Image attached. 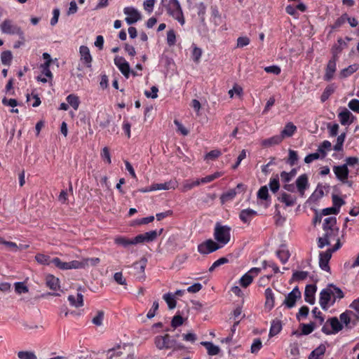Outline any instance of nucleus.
Here are the masks:
<instances>
[{
	"mask_svg": "<svg viewBox=\"0 0 359 359\" xmlns=\"http://www.w3.org/2000/svg\"><path fill=\"white\" fill-rule=\"evenodd\" d=\"M323 236L318 238V247L323 248L325 245H330L332 242H335L334 245L331 249L338 250L341 247L339 237V229L332 228V229L324 231Z\"/></svg>",
	"mask_w": 359,
	"mask_h": 359,
	"instance_id": "obj_1",
	"label": "nucleus"
},
{
	"mask_svg": "<svg viewBox=\"0 0 359 359\" xmlns=\"http://www.w3.org/2000/svg\"><path fill=\"white\" fill-rule=\"evenodd\" d=\"M231 227L217 223L214 229V238L221 248L226 245L231 239Z\"/></svg>",
	"mask_w": 359,
	"mask_h": 359,
	"instance_id": "obj_2",
	"label": "nucleus"
},
{
	"mask_svg": "<svg viewBox=\"0 0 359 359\" xmlns=\"http://www.w3.org/2000/svg\"><path fill=\"white\" fill-rule=\"evenodd\" d=\"M168 14L178 21L181 25L185 23V19L181 5L178 0H169L165 6Z\"/></svg>",
	"mask_w": 359,
	"mask_h": 359,
	"instance_id": "obj_3",
	"label": "nucleus"
},
{
	"mask_svg": "<svg viewBox=\"0 0 359 359\" xmlns=\"http://www.w3.org/2000/svg\"><path fill=\"white\" fill-rule=\"evenodd\" d=\"M334 290L332 288L323 289L320 293L319 303L323 310H327L328 307L335 302L334 297Z\"/></svg>",
	"mask_w": 359,
	"mask_h": 359,
	"instance_id": "obj_4",
	"label": "nucleus"
},
{
	"mask_svg": "<svg viewBox=\"0 0 359 359\" xmlns=\"http://www.w3.org/2000/svg\"><path fill=\"white\" fill-rule=\"evenodd\" d=\"M343 329V325L337 317L328 319L322 327V332L326 334H334Z\"/></svg>",
	"mask_w": 359,
	"mask_h": 359,
	"instance_id": "obj_5",
	"label": "nucleus"
},
{
	"mask_svg": "<svg viewBox=\"0 0 359 359\" xmlns=\"http://www.w3.org/2000/svg\"><path fill=\"white\" fill-rule=\"evenodd\" d=\"M1 30L4 34L18 35L21 39L24 38V33L21 28L17 25L13 23L10 20H5L0 26Z\"/></svg>",
	"mask_w": 359,
	"mask_h": 359,
	"instance_id": "obj_6",
	"label": "nucleus"
},
{
	"mask_svg": "<svg viewBox=\"0 0 359 359\" xmlns=\"http://www.w3.org/2000/svg\"><path fill=\"white\" fill-rule=\"evenodd\" d=\"M154 344L156 347L159 350L170 349L175 344V340L171 339L168 334L164 335H158L154 338Z\"/></svg>",
	"mask_w": 359,
	"mask_h": 359,
	"instance_id": "obj_7",
	"label": "nucleus"
},
{
	"mask_svg": "<svg viewBox=\"0 0 359 359\" xmlns=\"http://www.w3.org/2000/svg\"><path fill=\"white\" fill-rule=\"evenodd\" d=\"M339 320L342 325L348 329L354 327L359 320V316L354 313L352 311L347 310L339 316Z\"/></svg>",
	"mask_w": 359,
	"mask_h": 359,
	"instance_id": "obj_8",
	"label": "nucleus"
},
{
	"mask_svg": "<svg viewBox=\"0 0 359 359\" xmlns=\"http://www.w3.org/2000/svg\"><path fill=\"white\" fill-rule=\"evenodd\" d=\"M262 271L260 267H254L250 269L245 273L239 280V283L243 287H248L253 281V279L257 277Z\"/></svg>",
	"mask_w": 359,
	"mask_h": 359,
	"instance_id": "obj_9",
	"label": "nucleus"
},
{
	"mask_svg": "<svg viewBox=\"0 0 359 359\" xmlns=\"http://www.w3.org/2000/svg\"><path fill=\"white\" fill-rule=\"evenodd\" d=\"M221 248V245L212 239H208L199 244L198 251L203 255H208Z\"/></svg>",
	"mask_w": 359,
	"mask_h": 359,
	"instance_id": "obj_10",
	"label": "nucleus"
},
{
	"mask_svg": "<svg viewBox=\"0 0 359 359\" xmlns=\"http://www.w3.org/2000/svg\"><path fill=\"white\" fill-rule=\"evenodd\" d=\"M123 13L127 15L125 20L128 25H132L141 19V14L138 10L134 7H126L123 9Z\"/></svg>",
	"mask_w": 359,
	"mask_h": 359,
	"instance_id": "obj_11",
	"label": "nucleus"
},
{
	"mask_svg": "<svg viewBox=\"0 0 359 359\" xmlns=\"http://www.w3.org/2000/svg\"><path fill=\"white\" fill-rule=\"evenodd\" d=\"M51 263L62 270H68L72 269H81V265L78 260H74L69 262H62L58 257L51 259Z\"/></svg>",
	"mask_w": 359,
	"mask_h": 359,
	"instance_id": "obj_12",
	"label": "nucleus"
},
{
	"mask_svg": "<svg viewBox=\"0 0 359 359\" xmlns=\"http://www.w3.org/2000/svg\"><path fill=\"white\" fill-rule=\"evenodd\" d=\"M336 250H334L333 249L329 248L325 252H320L319 255V266L321 269L329 271H330V266H329V261L330 260L332 257V255L334 252Z\"/></svg>",
	"mask_w": 359,
	"mask_h": 359,
	"instance_id": "obj_13",
	"label": "nucleus"
},
{
	"mask_svg": "<svg viewBox=\"0 0 359 359\" xmlns=\"http://www.w3.org/2000/svg\"><path fill=\"white\" fill-rule=\"evenodd\" d=\"M301 298V292L297 287H295L287 295L283 302V304L288 309L295 306L296 302Z\"/></svg>",
	"mask_w": 359,
	"mask_h": 359,
	"instance_id": "obj_14",
	"label": "nucleus"
},
{
	"mask_svg": "<svg viewBox=\"0 0 359 359\" xmlns=\"http://www.w3.org/2000/svg\"><path fill=\"white\" fill-rule=\"evenodd\" d=\"M114 64L123 75L128 79L130 74V68L129 63L126 59L121 56H116L114 57Z\"/></svg>",
	"mask_w": 359,
	"mask_h": 359,
	"instance_id": "obj_15",
	"label": "nucleus"
},
{
	"mask_svg": "<svg viewBox=\"0 0 359 359\" xmlns=\"http://www.w3.org/2000/svg\"><path fill=\"white\" fill-rule=\"evenodd\" d=\"M333 172L335 174L337 178L342 183L347 182L349 170L347 167V164H343L341 165H334L333 167Z\"/></svg>",
	"mask_w": 359,
	"mask_h": 359,
	"instance_id": "obj_16",
	"label": "nucleus"
},
{
	"mask_svg": "<svg viewBox=\"0 0 359 359\" xmlns=\"http://www.w3.org/2000/svg\"><path fill=\"white\" fill-rule=\"evenodd\" d=\"M79 53L81 62H82L86 67L91 68L93 58L89 48L86 46H81L79 48Z\"/></svg>",
	"mask_w": 359,
	"mask_h": 359,
	"instance_id": "obj_17",
	"label": "nucleus"
},
{
	"mask_svg": "<svg viewBox=\"0 0 359 359\" xmlns=\"http://www.w3.org/2000/svg\"><path fill=\"white\" fill-rule=\"evenodd\" d=\"M337 60L330 59L326 66L325 72L323 76L325 81H329L334 77V74L337 70Z\"/></svg>",
	"mask_w": 359,
	"mask_h": 359,
	"instance_id": "obj_18",
	"label": "nucleus"
},
{
	"mask_svg": "<svg viewBox=\"0 0 359 359\" xmlns=\"http://www.w3.org/2000/svg\"><path fill=\"white\" fill-rule=\"evenodd\" d=\"M147 260L145 258H142L138 262L133 264V268L136 270L135 275L137 278L141 280L144 278V270L147 266Z\"/></svg>",
	"mask_w": 359,
	"mask_h": 359,
	"instance_id": "obj_19",
	"label": "nucleus"
},
{
	"mask_svg": "<svg viewBox=\"0 0 359 359\" xmlns=\"http://www.w3.org/2000/svg\"><path fill=\"white\" fill-rule=\"evenodd\" d=\"M339 121L343 126H349L354 119V116L346 108H344L339 114Z\"/></svg>",
	"mask_w": 359,
	"mask_h": 359,
	"instance_id": "obj_20",
	"label": "nucleus"
},
{
	"mask_svg": "<svg viewBox=\"0 0 359 359\" xmlns=\"http://www.w3.org/2000/svg\"><path fill=\"white\" fill-rule=\"evenodd\" d=\"M296 185L299 194L304 196L305 190L309 187L308 177L306 175L304 174L298 177L296 180Z\"/></svg>",
	"mask_w": 359,
	"mask_h": 359,
	"instance_id": "obj_21",
	"label": "nucleus"
},
{
	"mask_svg": "<svg viewBox=\"0 0 359 359\" xmlns=\"http://www.w3.org/2000/svg\"><path fill=\"white\" fill-rule=\"evenodd\" d=\"M123 349L124 346H121L118 345L115 348L108 350L107 352V359H124L123 357H122Z\"/></svg>",
	"mask_w": 359,
	"mask_h": 359,
	"instance_id": "obj_22",
	"label": "nucleus"
},
{
	"mask_svg": "<svg viewBox=\"0 0 359 359\" xmlns=\"http://www.w3.org/2000/svg\"><path fill=\"white\" fill-rule=\"evenodd\" d=\"M316 292V286L314 285H308L306 286L304 292L305 301L310 304H313L315 302V293Z\"/></svg>",
	"mask_w": 359,
	"mask_h": 359,
	"instance_id": "obj_23",
	"label": "nucleus"
},
{
	"mask_svg": "<svg viewBox=\"0 0 359 359\" xmlns=\"http://www.w3.org/2000/svg\"><path fill=\"white\" fill-rule=\"evenodd\" d=\"M278 200L287 207L294 205L297 201V197L294 195L283 192L278 197Z\"/></svg>",
	"mask_w": 359,
	"mask_h": 359,
	"instance_id": "obj_24",
	"label": "nucleus"
},
{
	"mask_svg": "<svg viewBox=\"0 0 359 359\" xmlns=\"http://www.w3.org/2000/svg\"><path fill=\"white\" fill-rule=\"evenodd\" d=\"M297 131V127L292 122H288L282 130L280 136L283 140L285 138L292 137Z\"/></svg>",
	"mask_w": 359,
	"mask_h": 359,
	"instance_id": "obj_25",
	"label": "nucleus"
},
{
	"mask_svg": "<svg viewBox=\"0 0 359 359\" xmlns=\"http://www.w3.org/2000/svg\"><path fill=\"white\" fill-rule=\"evenodd\" d=\"M264 295L266 298L265 307L271 310L275 306V297L272 290L270 287L266 288Z\"/></svg>",
	"mask_w": 359,
	"mask_h": 359,
	"instance_id": "obj_26",
	"label": "nucleus"
},
{
	"mask_svg": "<svg viewBox=\"0 0 359 359\" xmlns=\"http://www.w3.org/2000/svg\"><path fill=\"white\" fill-rule=\"evenodd\" d=\"M257 215V212L252 209H245L241 210L239 215V218L244 223H250L255 216Z\"/></svg>",
	"mask_w": 359,
	"mask_h": 359,
	"instance_id": "obj_27",
	"label": "nucleus"
},
{
	"mask_svg": "<svg viewBox=\"0 0 359 359\" xmlns=\"http://www.w3.org/2000/svg\"><path fill=\"white\" fill-rule=\"evenodd\" d=\"M326 351L325 344H320L316 348L311 351L308 359H323Z\"/></svg>",
	"mask_w": 359,
	"mask_h": 359,
	"instance_id": "obj_28",
	"label": "nucleus"
},
{
	"mask_svg": "<svg viewBox=\"0 0 359 359\" xmlns=\"http://www.w3.org/2000/svg\"><path fill=\"white\" fill-rule=\"evenodd\" d=\"M68 301L71 306L76 308L81 307L83 305V297L81 293H77L76 295H69Z\"/></svg>",
	"mask_w": 359,
	"mask_h": 359,
	"instance_id": "obj_29",
	"label": "nucleus"
},
{
	"mask_svg": "<svg viewBox=\"0 0 359 359\" xmlns=\"http://www.w3.org/2000/svg\"><path fill=\"white\" fill-rule=\"evenodd\" d=\"M176 182L174 181H169L165 183H155L152 184V189L154 191L157 190H168L170 189H175Z\"/></svg>",
	"mask_w": 359,
	"mask_h": 359,
	"instance_id": "obj_30",
	"label": "nucleus"
},
{
	"mask_svg": "<svg viewBox=\"0 0 359 359\" xmlns=\"http://www.w3.org/2000/svg\"><path fill=\"white\" fill-rule=\"evenodd\" d=\"M59 279L53 275H47L46 277V285L53 290H57L60 287Z\"/></svg>",
	"mask_w": 359,
	"mask_h": 359,
	"instance_id": "obj_31",
	"label": "nucleus"
},
{
	"mask_svg": "<svg viewBox=\"0 0 359 359\" xmlns=\"http://www.w3.org/2000/svg\"><path fill=\"white\" fill-rule=\"evenodd\" d=\"M201 184V182L199 179L196 180H187L183 182L181 190L182 192H187L195 187H198Z\"/></svg>",
	"mask_w": 359,
	"mask_h": 359,
	"instance_id": "obj_32",
	"label": "nucleus"
},
{
	"mask_svg": "<svg viewBox=\"0 0 359 359\" xmlns=\"http://www.w3.org/2000/svg\"><path fill=\"white\" fill-rule=\"evenodd\" d=\"M201 344L205 347L208 353L210 355H216L219 353L220 349L218 346L213 344L210 341H202Z\"/></svg>",
	"mask_w": 359,
	"mask_h": 359,
	"instance_id": "obj_33",
	"label": "nucleus"
},
{
	"mask_svg": "<svg viewBox=\"0 0 359 359\" xmlns=\"http://www.w3.org/2000/svg\"><path fill=\"white\" fill-rule=\"evenodd\" d=\"M282 141V137H280V135H277L268 139L263 140L262 141V145L264 147H271L279 144Z\"/></svg>",
	"mask_w": 359,
	"mask_h": 359,
	"instance_id": "obj_34",
	"label": "nucleus"
},
{
	"mask_svg": "<svg viewBox=\"0 0 359 359\" xmlns=\"http://www.w3.org/2000/svg\"><path fill=\"white\" fill-rule=\"evenodd\" d=\"M359 69V65L353 64L349 65L348 67L343 69L340 72V76L342 78H346L355 72Z\"/></svg>",
	"mask_w": 359,
	"mask_h": 359,
	"instance_id": "obj_35",
	"label": "nucleus"
},
{
	"mask_svg": "<svg viewBox=\"0 0 359 359\" xmlns=\"http://www.w3.org/2000/svg\"><path fill=\"white\" fill-rule=\"evenodd\" d=\"M337 219L335 217H328L324 219L323 229L324 231L332 229V228H338L337 226Z\"/></svg>",
	"mask_w": 359,
	"mask_h": 359,
	"instance_id": "obj_36",
	"label": "nucleus"
},
{
	"mask_svg": "<svg viewBox=\"0 0 359 359\" xmlns=\"http://www.w3.org/2000/svg\"><path fill=\"white\" fill-rule=\"evenodd\" d=\"M331 142L328 140H325L318 147V151L321 154V158H323L327 155V151L331 149Z\"/></svg>",
	"mask_w": 359,
	"mask_h": 359,
	"instance_id": "obj_37",
	"label": "nucleus"
},
{
	"mask_svg": "<svg viewBox=\"0 0 359 359\" xmlns=\"http://www.w3.org/2000/svg\"><path fill=\"white\" fill-rule=\"evenodd\" d=\"M100 259L97 257L93 258H86L83 259L81 261H79V263L81 265V269L86 267V266H96L100 263Z\"/></svg>",
	"mask_w": 359,
	"mask_h": 359,
	"instance_id": "obj_38",
	"label": "nucleus"
},
{
	"mask_svg": "<svg viewBox=\"0 0 359 359\" xmlns=\"http://www.w3.org/2000/svg\"><path fill=\"white\" fill-rule=\"evenodd\" d=\"M67 101L69 105H71L74 109L77 110L80 104L79 97L71 94L67 97Z\"/></svg>",
	"mask_w": 359,
	"mask_h": 359,
	"instance_id": "obj_39",
	"label": "nucleus"
},
{
	"mask_svg": "<svg viewBox=\"0 0 359 359\" xmlns=\"http://www.w3.org/2000/svg\"><path fill=\"white\" fill-rule=\"evenodd\" d=\"M13 59V55L10 50H5L1 54V61L4 65H10Z\"/></svg>",
	"mask_w": 359,
	"mask_h": 359,
	"instance_id": "obj_40",
	"label": "nucleus"
},
{
	"mask_svg": "<svg viewBox=\"0 0 359 359\" xmlns=\"http://www.w3.org/2000/svg\"><path fill=\"white\" fill-rule=\"evenodd\" d=\"M163 299L166 302L170 309H173L176 306L175 294L172 293L165 294L163 295Z\"/></svg>",
	"mask_w": 359,
	"mask_h": 359,
	"instance_id": "obj_41",
	"label": "nucleus"
},
{
	"mask_svg": "<svg viewBox=\"0 0 359 359\" xmlns=\"http://www.w3.org/2000/svg\"><path fill=\"white\" fill-rule=\"evenodd\" d=\"M114 242L116 244L121 245L124 248H127L130 245H133L132 239H129L123 236L116 237L114 239Z\"/></svg>",
	"mask_w": 359,
	"mask_h": 359,
	"instance_id": "obj_42",
	"label": "nucleus"
},
{
	"mask_svg": "<svg viewBox=\"0 0 359 359\" xmlns=\"http://www.w3.org/2000/svg\"><path fill=\"white\" fill-rule=\"evenodd\" d=\"M282 329V325L280 322L279 321H273L271 324L270 331H269V336L273 337L278 334Z\"/></svg>",
	"mask_w": 359,
	"mask_h": 359,
	"instance_id": "obj_43",
	"label": "nucleus"
},
{
	"mask_svg": "<svg viewBox=\"0 0 359 359\" xmlns=\"http://www.w3.org/2000/svg\"><path fill=\"white\" fill-rule=\"evenodd\" d=\"M269 185L272 192L276 193L278 191L280 188L279 177L278 175L270 179Z\"/></svg>",
	"mask_w": 359,
	"mask_h": 359,
	"instance_id": "obj_44",
	"label": "nucleus"
},
{
	"mask_svg": "<svg viewBox=\"0 0 359 359\" xmlns=\"http://www.w3.org/2000/svg\"><path fill=\"white\" fill-rule=\"evenodd\" d=\"M220 176H222V173L219 172H215L214 174L208 175V176L203 177L201 179H199V180H200L201 184H206V183H209V182L216 180L217 178L219 177Z\"/></svg>",
	"mask_w": 359,
	"mask_h": 359,
	"instance_id": "obj_45",
	"label": "nucleus"
},
{
	"mask_svg": "<svg viewBox=\"0 0 359 359\" xmlns=\"http://www.w3.org/2000/svg\"><path fill=\"white\" fill-rule=\"evenodd\" d=\"M346 19H348V15L346 13L343 14L336 20L334 23L332 25V29L340 27L346 22Z\"/></svg>",
	"mask_w": 359,
	"mask_h": 359,
	"instance_id": "obj_46",
	"label": "nucleus"
},
{
	"mask_svg": "<svg viewBox=\"0 0 359 359\" xmlns=\"http://www.w3.org/2000/svg\"><path fill=\"white\" fill-rule=\"evenodd\" d=\"M277 256L281 262L285 264L287 262L290 257V253L287 250L282 249L277 251Z\"/></svg>",
	"mask_w": 359,
	"mask_h": 359,
	"instance_id": "obj_47",
	"label": "nucleus"
},
{
	"mask_svg": "<svg viewBox=\"0 0 359 359\" xmlns=\"http://www.w3.org/2000/svg\"><path fill=\"white\" fill-rule=\"evenodd\" d=\"M192 59L194 62H198L202 55V50L193 44Z\"/></svg>",
	"mask_w": 359,
	"mask_h": 359,
	"instance_id": "obj_48",
	"label": "nucleus"
},
{
	"mask_svg": "<svg viewBox=\"0 0 359 359\" xmlns=\"http://www.w3.org/2000/svg\"><path fill=\"white\" fill-rule=\"evenodd\" d=\"M50 66L48 62H44L41 65V72L42 74H43L45 76L48 77L49 80H52L53 79V74L51 73L50 70Z\"/></svg>",
	"mask_w": 359,
	"mask_h": 359,
	"instance_id": "obj_49",
	"label": "nucleus"
},
{
	"mask_svg": "<svg viewBox=\"0 0 359 359\" xmlns=\"http://www.w3.org/2000/svg\"><path fill=\"white\" fill-rule=\"evenodd\" d=\"M18 356L20 359H37L36 355L32 351H19Z\"/></svg>",
	"mask_w": 359,
	"mask_h": 359,
	"instance_id": "obj_50",
	"label": "nucleus"
},
{
	"mask_svg": "<svg viewBox=\"0 0 359 359\" xmlns=\"http://www.w3.org/2000/svg\"><path fill=\"white\" fill-rule=\"evenodd\" d=\"M236 194L237 193L235 189H230L222 194L221 199L223 203L225 201L232 200L236 196Z\"/></svg>",
	"mask_w": 359,
	"mask_h": 359,
	"instance_id": "obj_51",
	"label": "nucleus"
},
{
	"mask_svg": "<svg viewBox=\"0 0 359 359\" xmlns=\"http://www.w3.org/2000/svg\"><path fill=\"white\" fill-rule=\"evenodd\" d=\"M36 260L42 264L49 265L51 264V260H50V257L43 254H37L35 256Z\"/></svg>",
	"mask_w": 359,
	"mask_h": 359,
	"instance_id": "obj_52",
	"label": "nucleus"
},
{
	"mask_svg": "<svg viewBox=\"0 0 359 359\" xmlns=\"http://www.w3.org/2000/svg\"><path fill=\"white\" fill-rule=\"evenodd\" d=\"M339 128V126L337 123L332 124L331 123H329L327 124V129L329 131L330 136H331V137L337 136L338 134Z\"/></svg>",
	"mask_w": 359,
	"mask_h": 359,
	"instance_id": "obj_53",
	"label": "nucleus"
},
{
	"mask_svg": "<svg viewBox=\"0 0 359 359\" xmlns=\"http://www.w3.org/2000/svg\"><path fill=\"white\" fill-rule=\"evenodd\" d=\"M295 174H296V171L294 170H292L290 172L283 171L280 173V177L283 182H288L292 180V178L295 175Z\"/></svg>",
	"mask_w": 359,
	"mask_h": 359,
	"instance_id": "obj_54",
	"label": "nucleus"
},
{
	"mask_svg": "<svg viewBox=\"0 0 359 359\" xmlns=\"http://www.w3.org/2000/svg\"><path fill=\"white\" fill-rule=\"evenodd\" d=\"M257 197L262 200H267L269 198V191L266 186H263L259 189Z\"/></svg>",
	"mask_w": 359,
	"mask_h": 359,
	"instance_id": "obj_55",
	"label": "nucleus"
},
{
	"mask_svg": "<svg viewBox=\"0 0 359 359\" xmlns=\"http://www.w3.org/2000/svg\"><path fill=\"white\" fill-rule=\"evenodd\" d=\"M228 259L226 257H221L216 260L212 266L209 269V271L212 272L216 268L219 267V266L224 264L228 262Z\"/></svg>",
	"mask_w": 359,
	"mask_h": 359,
	"instance_id": "obj_56",
	"label": "nucleus"
},
{
	"mask_svg": "<svg viewBox=\"0 0 359 359\" xmlns=\"http://www.w3.org/2000/svg\"><path fill=\"white\" fill-rule=\"evenodd\" d=\"M0 243L4 245L12 252H17L18 250V247L17 244L14 242L6 241L3 239H0Z\"/></svg>",
	"mask_w": 359,
	"mask_h": 359,
	"instance_id": "obj_57",
	"label": "nucleus"
},
{
	"mask_svg": "<svg viewBox=\"0 0 359 359\" xmlns=\"http://www.w3.org/2000/svg\"><path fill=\"white\" fill-rule=\"evenodd\" d=\"M176 42V35L174 30L170 29L167 33V43L171 46L175 44Z\"/></svg>",
	"mask_w": 359,
	"mask_h": 359,
	"instance_id": "obj_58",
	"label": "nucleus"
},
{
	"mask_svg": "<svg viewBox=\"0 0 359 359\" xmlns=\"http://www.w3.org/2000/svg\"><path fill=\"white\" fill-rule=\"evenodd\" d=\"M312 314L316 320H318L319 325H322L323 323L324 318L322 315V313L318 308L316 307L312 310Z\"/></svg>",
	"mask_w": 359,
	"mask_h": 359,
	"instance_id": "obj_59",
	"label": "nucleus"
},
{
	"mask_svg": "<svg viewBox=\"0 0 359 359\" xmlns=\"http://www.w3.org/2000/svg\"><path fill=\"white\" fill-rule=\"evenodd\" d=\"M298 160V155L297 151L290 149L289 150V158L288 163L290 165H294L296 164Z\"/></svg>",
	"mask_w": 359,
	"mask_h": 359,
	"instance_id": "obj_60",
	"label": "nucleus"
},
{
	"mask_svg": "<svg viewBox=\"0 0 359 359\" xmlns=\"http://www.w3.org/2000/svg\"><path fill=\"white\" fill-rule=\"evenodd\" d=\"M262 347V341L259 339H255L251 346V352L257 353Z\"/></svg>",
	"mask_w": 359,
	"mask_h": 359,
	"instance_id": "obj_61",
	"label": "nucleus"
},
{
	"mask_svg": "<svg viewBox=\"0 0 359 359\" xmlns=\"http://www.w3.org/2000/svg\"><path fill=\"white\" fill-rule=\"evenodd\" d=\"M156 0H146L143 3L144 9L148 13H151L153 11Z\"/></svg>",
	"mask_w": 359,
	"mask_h": 359,
	"instance_id": "obj_62",
	"label": "nucleus"
},
{
	"mask_svg": "<svg viewBox=\"0 0 359 359\" xmlns=\"http://www.w3.org/2000/svg\"><path fill=\"white\" fill-rule=\"evenodd\" d=\"M103 318H104V312L102 311H100L97 312V315L93 318L92 322L95 325L100 326L102 323Z\"/></svg>",
	"mask_w": 359,
	"mask_h": 359,
	"instance_id": "obj_63",
	"label": "nucleus"
},
{
	"mask_svg": "<svg viewBox=\"0 0 359 359\" xmlns=\"http://www.w3.org/2000/svg\"><path fill=\"white\" fill-rule=\"evenodd\" d=\"M348 106L352 111L359 114V100L353 99L350 100Z\"/></svg>",
	"mask_w": 359,
	"mask_h": 359,
	"instance_id": "obj_64",
	"label": "nucleus"
}]
</instances>
